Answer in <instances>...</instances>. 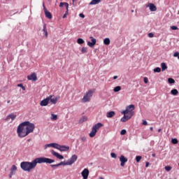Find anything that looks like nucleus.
Here are the masks:
<instances>
[{"mask_svg":"<svg viewBox=\"0 0 179 179\" xmlns=\"http://www.w3.org/2000/svg\"><path fill=\"white\" fill-rule=\"evenodd\" d=\"M115 115V112L114 111H110L106 114V117L108 118H113Z\"/></svg>","mask_w":179,"mask_h":179,"instance_id":"obj_19","label":"nucleus"},{"mask_svg":"<svg viewBox=\"0 0 179 179\" xmlns=\"http://www.w3.org/2000/svg\"><path fill=\"white\" fill-rule=\"evenodd\" d=\"M103 127V124L101 122H99L96 124H94L92 128L91 132L89 134V136L90 138H94L96 136V134H97V131Z\"/></svg>","mask_w":179,"mask_h":179,"instance_id":"obj_5","label":"nucleus"},{"mask_svg":"<svg viewBox=\"0 0 179 179\" xmlns=\"http://www.w3.org/2000/svg\"><path fill=\"white\" fill-rule=\"evenodd\" d=\"M143 125H148V122L146 120H143Z\"/></svg>","mask_w":179,"mask_h":179,"instance_id":"obj_44","label":"nucleus"},{"mask_svg":"<svg viewBox=\"0 0 179 179\" xmlns=\"http://www.w3.org/2000/svg\"><path fill=\"white\" fill-rule=\"evenodd\" d=\"M141 160H142V156H136V162H137V163H139L141 162Z\"/></svg>","mask_w":179,"mask_h":179,"instance_id":"obj_31","label":"nucleus"},{"mask_svg":"<svg viewBox=\"0 0 179 179\" xmlns=\"http://www.w3.org/2000/svg\"><path fill=\"white\" fill-rule=\"evenodd\" d=\"M66 15H68V10H66V13L63 15V19H65V17H66Z\"/></svg>","mask_w":179,"mask_h":179,"instance_id":"obj_45","label":"nucleus"},{"mask_svg":"<svg viewBox=\"0 0 179 179\" xmlns=\"http://www.w3.org/2000/svg\"><path fill=\"white\" fill-rule=\"evenodd\" d=\"M15 118H16V115L11 113L7 116L6 120V121H8V120L11 119V120L13 121Z\"/></svg>","mask_w":179,"mask_h":179,"instance_id":"obj_18","label":"nucleus"},{"mask_svg":"<svg viewBox=\"0 0 179 179\" xmlns=\"http://www.w3.org/2000/svg\"><path fill=\"white\" fill-rule=\"evenodd\" d=\"M171 30H178V27L177 26H171Z\"/></svg>","mask_w":179,"mask_h":179,"instance_id":"obj_35","label":"nucleus"},{"mask_svg":"<svg viewBox=\"0 0 179 179\" xmlns=\"http://www.w3.org/2000/svg\"><path fill=\"white\" fill-rule=\"evenodd\" d=\"M110 43H111V41H110V38H106L103 40V44H105V45H110Z\"/></svg>","mask_w":179,"mask_h":179,"instance_id":"obj_23","label":"nucleus"},{"mask_svg":"<svg viewBox=\"0 0 179 179\" xmlns=\"http://www.w3.org/2000/svg\"><path fill=\"white\" fill-rule=\"evenodd\" d=\"M51 167H59V165L57 164H53V165H51Z\"/></svg>","mask_w":179,"mask_h":179,"instance_id":"obj_46","label":"nucleus"},{"mask_svg":"<svg viewBox=\"0 0 179 179\" xmlns=\"http://www.w3.org/2000/svg\"><path fill=\"white\" fill-rule=\"evenodd\" d=\"M148 82H149V80L148 79V78L145 77L144 78V83H148Z\"/></svg>","mask_w":179,"mask_h":179,"instance_id":"obj_42","label":"nucleus"},{"mask_svg":"<svg viewBox=\"0 0 179 179\" xmlns=\"http://www.w3.org/2000/svg\"><path fill=\"white\" fill-rule=\"evenodd\" d=\"M43 31L45 33V37L47 38L48 37V31H47V25L46 24L43 25Z\"/></svg>","mask_w":179,"mask_h":179,"instance_id":"obj_20","label":"nucleus"},{"mask_svg":"<svg viewBox=\"0 0 179 179\" xmlns=\"http://www.w3.org/2000/svg\"><path fill=\"white\" fill-rule=\"evenodd\" d=\"M81 175L83 176V179H87V177H89V169H85L82 171Z\"/></svg>","mask_w":179,"mask_h":179,"instance_id":"obj_15","label":"nucleus"},{"mask_svg":"<svg viewBox=\"0 0 179 179\" xmlns=\"http://www.w3.org/2000/svg\"><path fill=\"white\" fill-rule=\"evenodd\" d=\"M30 141H31V138L28 139V140H27V142H30Z\"/></svg>","mask_w":179,"mask_h":179,"instance_id":"obj_55","label":"nucleus"},{"mask_svg":"<svg viewBox=\"0 0 179 179\" xmlns=\"http://www.w3.org/2000/svg\"><path fill=\"white\" fill-rule=\"evenodd\" d=\"M165 170L166 171H170V170H171V166H165Z\"/></svg>","mask_w":179,"mask_h":179,"instance_id":"obj_39","label":"nucleus"},{"mask_svg":"<svg viewBox=\"0 0 179 179\" xmlns=\"http://www.w3.org/2000/svg\"><path fill=\"white\" fill-rule=\"evenodd\" d=\"M47 148H54L55 149H57L58 150H60V152H68L69 150V146L61 145L55 143H52L45 145V149H47Z\"/></svg>","mask_w":179,"mask_h":179,"instance_id":"obj_4","label":"nucleus"},{"mask_svg":"<svg viewBox=\"0 0 179 179\" xmlns=\"http://www.w3.org/2000/svg\"><path fill=\"white\" fill-rule=\"evenodd\" d=\"M77 43L78 44H85V41L82 38H78L77 40Z\"/></svg>","mask_w":179,"mask_h":179,"instance_id":"obj_29","label":"nucleus"},{"mask_svg":"<svg viewBox=\"0 0 179 179\" xmlns=\"http://www.w3.org/2000/svg\"><path fill=\"white\" fill-rule=\"evenodd\" d=\"M58 166H69L68 161L66 162H61L58 164Z\"/></svg>","mask_w":179,"mask_h":179,"instance_id":"obj_27","label":"nucleus"},{"mask_svg":"<svg viewBox=\"0 0 179 179\" xmlns=\"http://www.w3.org/2000/svg\"><path fill=\"white\" fill-rule=\"evenodd\" d=\"M134 110H135V105H129L126 107V110H123L122 112V114H124L123 117L121 118L122 122H127L129 120H131L132 117H134L135 112H134Z\"/></svg>","mask_w":179,"mask_h":179,"instance_id":"obj_3","label":"nucleus"},{"mask_svg":"<svg viewBox=\"0 0 179 179\" xmlns=\"http://www.w3.org/2000/svg\"><path fill=\"white\" fill-rule=\"evenodd\" d=\"M17 171V166H16V165H13L10 169V173L8 175L9 178H12V176L16 174Z\"/></svg>","mask_w":179,"mask_h":179,"instance_id":"obj_7","label":"nucleus"},{"mask_svg":"<svg viewBox=\"0 0 179 179\" xmlns=\"http://www.w3.org/2000/svg\"><path fill=\"white\" fill-rule=\"evenodd\" d=\"M173 57H179V52H176L173 54Z\"/></svg>","mask_w":179,"mask_h":179,"instance_id":"obj_41","label":"nucleus"},{"mask_svg":"<svg viewBox=\"0 0 179 179\" xmlns=\"http://www.w3.org/2000/svg\"><path fill=\"white\" fill-rule=\"evenodd\" d=\"M158 132H162V129H159Z\"/></svg>","mask_w":179,"mask_h":179,"instance_id":"obj_54","label":"nucleus"},{"mask_svg":"<svg viewBox=\"0 0 179 179\" xmlns=\"http://www.w3.org/2000/svg\"><path fill=\"white\" fill-rule=\"evenodd\" d=\"M81 52H83V54L87 52V48L85 47L82 48Z\"/></svg>","mask_w":179,"mask_h":179,"instance_id":"obj_34","label":"nucleus"},{"mask_svg":"<svg viewBox=\"0 0 179 179\" xmlns=\"http://www.w3.org/2000/svg\"><path fill=\"white\" fill-rule=\"evenodd\" d=\"M121 90V86H117L114 88L113 92L117 93V92H120Z\"/></svg>","mask_w":179,"mask_h":179,"instance_id":"obj_28","label":"nucleus"},{"mask_svg":"<svg viewBox=\"0 0 179 179\" xmlns=\"http://www.w3.org/2000/svg\"><path fill=\"white\" fill-rule=\"evenodd\" d=\"M50 99L47 97L46 99L42 100L40 103V106H41V107H45V106H48V103L50 102Z\"/></svg>","mask_w":179,"mask_h":179,"instance_id":"obj_13","label":"nucleus"},{"mask_svg":"<svg viewBox=\"0 0 179 179\" xmlns=\"http://www.w3.org/2000/svg\"><path fill=\"white\" fill-rule=\"evenodd\" d=\"M152 157H156V154H152Z\"/></svg>","mask_w":179,"mask_h":179,"instance_id":"obj_53","label":"nucleus"},{"mask_svg":"<svg viewBox=\"0 0 179 179\" xmlns=\"http://www.w3.org/2000/svg\"><path fill=\"white\" fill-rule=\"evenodd\" d=\"M7 103H10V100H8V101H7Z\"/></svg>","mask_w":179,"mask_h":179,"instance_id":"obj_56","label":"nucleus"},{"mask_svg":"<svg viewBox=\"0 0 179 179\" xmlns=\"http://www.w3.org/2000/svg\"><path fill=\"white\" fill-rule=\"evenodd\" d=\"M36 126L34 124L26 121L19 124L17 129V134L19 138H25L29 134L34 132Z\"/></svg>","mask_w":179,"mask_h":179,"instance_id":"obj_2","label":"nucleus"},{"mask_svg":"<svg viewBox=\"0 0 179 179\" xmlns=\"http://www.w3.org/2000/svg\"><path fill=\"white\" fill-rule=\"evenodd\" d=\"M168 82L169 83H170L171 85L173 83H176V80H174L173 78H170L168 79Z\"/></svg>","mask_w":179,"mask_h":179,"instance_id":"obj_32","label":"nucleus"},{"mask_svg":"<svg viewBox=\"0 0 179 179\" xmlns=\"http://www.w3.org/2000/svg\"><path fill=\"white\" fill-rule=\"evenodd\" d=\"M17 87H23V84H17Z\"/></svg>","mask_w":179,"mask_h":179,"instance_id":"obj_47","label":"nucleus"},{"mask_svg":"<svg viewBox=\"0 0 179 179\" xmlns=\"http://www.w3.org/2000/svg\"><path fill=\"white\" fill-rule=\"evenodd\" d=\"M99 179H104L103 177H100Z\"/></svg>","mask_w":179,"mask_h":179,"instance_id":"obj_57","label":"nucleus"},{"mask_svg":"<svg viewBox=\"0 0 179 179\" xmlns=\"http://www.w3.org/2000/svg\"><path fill=\"white\" fill-rule=\"evenodd\" d=\"M171 143L173 145H177L178 143V140H177V138H172L171 139Z\"/></svg>","mask_w":179,"mask_h":179,"instance_id":"obj_30","label":"nucleus"},{"mask_svg":"<svg viewBox=\"0 0 179 179\" xmlns=\"http://www.w3.org/2000/svg\"><path fill=\"white\" fill-rule=\"evenodd\" d=\"M113 79H114V80H115V79H118V76H113Z\"/></svg>","mask_w":179,"mask_h":179,"instance_id":"obj_50","label":"nucleus"},{"mask_svg":"<svg viewBox=\"0 0 179 179\" xmlns=\"http://www.w3.org/2000/svg\"><path fill=\"white\" fill-rule=\"evenodd\" d=\"M155 34L153 33H149L148 34V37H150V38H152V37H154Z\"/></svg>","mask_w":179,"mask_h":179,"instance_id":"obj_40","label":"nucleus"},{"mask_svg":"<svg viewBox=\"0 0 179 179\" xmlns=\"http://www.w3.org/2000/svg\"><path fill=\"white\" fill-rule=\"evenodd\" d=\"M77 160L78 155H73L70 159L67 160V164H69V166H72V164H73V163H75V162H76Z\"/></svg>","mask_w":179,"mask_h":179,"instance_id":"obj_8","label":"nucleus"},{"mask_svg":"<svg viewBox=\"0 0 179 179\" xmlns=\"http://www.w3.org/2000/svg\"><path fill=\"white\" fill-rule=\"evenodd\" d=\"M149 6H150V10L151 12H156V10H157V8H156V6H155V4L153 3H149Z\"/></svg>","mask_w":179,"mask_h":179,"instance_id":"obj_17","label":"nucleus"},{"mask_svg":"<svg viewBox=\"0 0 179 179\" xmlns=\"http://www.w3.org/2000/svg\"><path fill=\"white\" fill-rule=\"evenodd\" d=\"M87 121V117L86 116H83L80 119V122L82 124L83 122H85Z\"/></svg>","mask_w":179,"mask_h":179,"instance_id":"obj_26","label":"nucleus"},{"mask_svg":"<svg viewBox=\"0 0 179 179\" xmlns=\"http://www.w3.org/2000/svg\"><path fill=\"white\" fill-rule=\"evenodd\" d=\"M64 6L66 8V10H68V8H69V4L68 3L64 2Z\"/></svg>","mask_w":179,"mask_h":179,"instance_id":"obj_37","label":"nucleus"},{"mask_svg":"<svg viewBox=\"0 0 179 179\" xmlns=\"http://www.w3.org/2000/svg\"><path fill=\"white\" fill-rule=\"evenodd\" d=\"M43 10L45 12V15L48 17V19H52V15L51 14V13H50L48 10H47L44 4L43 5Z\"/></svg>","mask_w":179,"mask_h":179,"instance_id":"obj_12","label":"nucleus"},{"mask_svg":"<svg viewBox=\"0 0 179 179\" xmlns=\"http://www.w3.org/2000/svg\"><path fill=\"white\" fill-rule=\"evenodd\" d=\"M64 3H59V7H60V8H62V6H64Z\"/></svg>","mask_w":179,"mask_h":179,"instance_id":"obj_48","label":"nucleus"},{"mask_svg":"<svg viewBox=\"0 0 179 179\" xmlns=\"http://www.w3.org/2000/svg\"><path fill=\"white\" fill-rule=\"evenodd\" d=\"M100 2H101V0H92L90 5H97V3H100Z\"/></svg>","mask_w":179,"mask_h":179,"instance_id":"obj_22","label":"nucleus"},{"mask_svg":"<svg viewBox=\"0 0 179 179\" xmlns=\"http://www.w3.org/2000/svg\"><path fill=\"white\" fill-rule=\"evenodd\" d=\"M120 162H121L120 163L121 167H124L127 162H128V158L125 157V156L124 155H121L120 157Z\"/></svg>","mask_w":179,"mask_h":179,"instance_id":"obj_10","label":"nucleus"},{"mask_svg":"<svg viewBox=\"0 0 179 179\" xmlns=\"http://www.w3.org/2000/svg\"><path fill=\"white\" fill-rule=\"evenodd\" d=\"M79 16L80 17H82V19H85V15H83V13H80Z\"/></svg>","mask_w":179,"mask_h":179,"instance_id":"obj_43","label":"nucleus"},{"mask_svg":"<svg viewBox=\"0 0 179 179\" xmlns=\"http://www.w3.org/2000/svg\"><path fill=\"white\" fill-rule=\"evenodd\" d=\"M90 38H91V41H88L87 42V45H89V47H94V45H96V43H97V41L96 40V38H93V36H90Z\"/></svg>","mask_w":179,"mask_h":179,"instance_id":"obj_11","label":"nucleus"},{"mask_svg":"<svg viewBox=\"0 0 179 179\" xmlns=\"http://www.w3.org/2000/svg\"><path fill=\"white\" fill-rule=\"evenodd\" d=\"M28 80H37V76L36 75L35 73H31L30 76H27Z\"/></svg>","mask_w":179,"mask_h":179,"instance_id":"obj_16","label":"nucleus"},{"mask_svg":"<svg viewBox=\"0 0 179 179\" xmlns=\"http://www.w3.org/2000/svg\"><path fill=\"white\" fill-rule=\"evenodd\" d=\"M171 94H173V96H177V94H178V90L173 89L171 91Z\"/></svg>","mask_w":179,"mask_h":179,"instance_id":"obj_25","label":"nucleus"},{"mask_svg":"<svg viewBox=\"0 0 179 179\" xmlns=\"http://www.w3.org/2000/svg\"><path fill=\"white\" fill-rule=\"evenodd\" d=\"M125 134H127V130H125V129H122L120 131V135H125Z\"/></svg>","mask_w":179,"mask_h":179,"instance_id":"obj_36","label":"nucleus"},{"mask_svg":"<svg viewBox=\"0 0 179 179\" xmlns=\"http://www.w3.org/2000/svg\"><path fill=\"white\" fill-rule=\"evenodd\" d=\"M53 95H50L48 96V98H50L49 101H51V103L52 104H57V101L59 100V99H61V97L59 96H55V98Z\"/></svg>","mask_w":179,"mask_h":179,"instance_id":"obj_9","label":"nucleus"},{"mask_svg":"<svg viewBox=\"0 0 179 179\" xmlns=\"http://www.w3.org/2000/svg\"><path fill=\"white\" fill-rule=\"evenodd\" d=\"M150 131H153V127H150Z\"/></svg>","mask_w":179,"mask_h":179,"instance_id":"obj_52","label":"nucleus"},{"mask_svg":"<svg viewBox=\"0 0 179 179\" xmlns=\"http://www.w3.org/2000/svg\"><path fill=\"white\" fill-rule=\"evenodd\" d=\"M161 66H162V71H166V69H167V65L164 62H162L161 64Z\"/></svg>","mask_w":179,"mask_h":179,"instance_id":"obj_24","label":"nucleus"},{"mask_svg":"<svg viewBox=\"0 0 179 179\" xmlns=\"http://www.w3.org/2000/svg\"><path fill=\"white\" fill-rule=\"evenodd\" d=\"M21 88L22 89V90H26V87H24V86L22 85V87H21Z\"/></svg>","mask_w":179,"mask_h":179,"instance_id":"obj_51","label":"nucleus"},{"mask_svg":"<svg viewBox=\"0 0 179 179\" xmlns=\"http://www.w3.org/2000/svg\"><path fill=\"white\" fill-rule=\"evenodd\" d=\"M93 93H94V90H89L86 92L82 99L83 103H87V101H90V97L93 96Z\"/></svg>","mask_w":179,"mask_h":179,"instance_id":"obj_6","label":"nucleus"},{"mask_svg":"<svg viewBox=\"0 0 179 179\" xmlns=\"http://www.w3.org/2000/svg\"><path fill=\"white\" fill-rule=\"evenodd\" d=\"M51 153L53 156H55V157H57V159H59V160H62V159H64V156L61 155L59 153L56 152L55 151H54L53 150H52Z\"/></svg>","mask_w":179,"mask_h":179,"instance_id":"obj_14","label":"nucleus"},{"mask_svg":"<svg viewBox=\"0 0 179 179\" xmlns=\"http://www.w3.org/2000/svg\"><path fill=\"white\" fill-rule=\"evenodd\" d=\"M55 162L54 159L45 157H38L34 159L31 162H22L20 164V167L24 171H31L34 169H36L37 164H41V163H48V164H51Z\"/></svg>","mask_w":179,"mask_h":179,"instance_id":"obj_1","label":"nucleus"},{"mask_svg":"<svg viewBox=\"0 0 179 179\" xmlns=\"http://www.w3.org/2000/svg\"><path fill=\"white\" fill-rule=\"evenodd\" d=\"M178 59H179V56H178Z\"/></svg>","mask_w":179,"mask_h":179,"instance_id":"obj_58","label":"nucleus"},{"mask_svg":"<svg viewBox=\"0 0 179 179\" xmlns=\"http://www.w3.org/2000/svg\"><path fill=\"white\" fill-rule=\"evenodd\" d=\"M110 156H111V157H113V159H115V157H117V155H116L115 153H114V152H112V153L110 154Z\"/></svg>","mask_w":179,"mask_h":179,"instance_id":"obj_38","label":"nucleus"},{"mask_svg":"<svg viewBox=\"0 0 179 179\" xmlns=\"http://www.w3.org/2000/svg\"><path fill=\"white\" fill-rule=\"evenodd\" d=\"M154 72H157V73H160L162 72V69H160L159 67H157L154 69Z\"/></svg>","mask_w":179,"mask_h":179,"instance_id":"obj_33","label":"nucleus"},{"mask_svg":"<svg viewBox=\"0 0 179 179\" xmlns=\"http://www.w3.org/2000/svg\"><path fill=\"white\" fill-rule=\"evenodd\" d=\"M50 120L52 121H57V120H58V115L54 114V113H52L51 114V117H50Z\"/></svg>","mask_w":179,"mask_h":179,"instance_id":"obj_21","label":"nucleus"},{"mask_svg":"<svg viewBox=\"0 0 179 179\" xmlns=\"http://www.w3.org/2000/svg\"><path fill=\"white\" fill-rule=\"evenodd\" d=\"M145 167H149V162H147L145 163Z\"/></svg>","mask_w":179,"mask_h":179,"instance_id":"obj_49","label":"nucleus"}]
</instances>
